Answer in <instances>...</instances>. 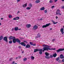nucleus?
Returning a JSON list of instances; mask_svg holds the SVG:
<instances>
[{"label": "nucleus", "instance_id": "obj_59", "mask_svg": "<svg viewBox=\"0 0 64 64\" xmlns=\"http://www.w3.org/2000/svg\"><path fill=\"white\" fill-rule=\"evenodd\" d=\"M18 13H20V12L19 11H18V12H17Z\"/></svg>", "mask_w": 64, "mask_h": 64}, {"label": "nucleus", "instance_id": "obj_15", "mask_svg": "<svg viewBox=\"0 0 64 64\" xmlns=\"http://www.w3.org/2000/svg\"><path fill=\"white\" fill-rule=\"evenodd\" d=\"M26 27H27V28H30V27H31V25H30V24H28L26 25Z\"/></svg>", "mask_w": 64, "mask_h": 64}, {"label": "nucleus", "instance_id": "obj_63", "mask_svg": "<svg viewBox=\"0 0 64 64\" xmlns=\"http://www.w3.org/2000/svg\"><path fill=\"white\" fill-rule=\"evenodd\" d=\"M63 28H64V26H63Z\"/></svg>", "mask_w": 64, "mask_h": 64}, {"label": "nucleus", "instance_id": "obj_5", "mask_svg": "<svg viewBox=\"0 0 64 64\" xmlns=\"http://www.w3.org/2000/svg\"><path fill=\"white\" fill-rule=\"evenodd\" d=\"M56 15H58V14L59 15H61V14L60 13V10H57L56 12Z\"/></svg>", "mask_w": 64, "mask_h": 64}, {"label": "nucleus", "instance_id": "obj_30", "mask_svg": "<svg viewBox=\"0 0 64 64\" xmlns=\"http://www.w3.org/2000/svg\"><path fill=\"white\" fill-rule=\"evenodd\" d=\"M34 58H35L33 56H32L31 57V59H33V60L34 59Z\"/></svg>", "mask_w": 64, "mask_h": 64}, {"label": "nucleus", "instance_id": "obj_54", "mask_svg": "<svg viewBox=\"0 0 64 64\" xmlns=\"http://www.w3.org/2000/svg\"><path fill=\"white\" fill-rule=\"evenodd\" d=\"M24 53V51H23L22 52V53L23 54V53Z\"/></svg>", "mask_w": 64, "mask_h": 64}, {"label": "nucleus", "instance_id": "obj_32", "mask_svg": "<svg viewBox=\"0 0 64 64\" xmlns=\"http://www.w3.org/2000/svg\"><path fill=\"white\" fill-rule=\"evenodd\" d=\"M16 20H18V19H19V17H16Z\"/></svg>", "mask_w": 64, "mask_h": 64}, {"label": "nucleus", "instance_id": "obj_52", "mask_svg": "<svg viewBox=\"0 0 64 64\" xmlns=\"http://www.w3.org/2000/svg\"><path fill=\"white\" fill-rule=\"evenodd\" d=\"M43 20V19L42 18H41L40 19V20Z\"/></svg>", "mask_w": 64, "mask_h": 64}, {"label": "nucleus", "instance_id": "obj_27", "mask_svg": "<svg viewBox=\"0 0 64 64\" xmlns=\"http://www.w3.org/2000/svg\"><path fill=\"white\" fill-rule=\"evenodd\" d=\"M59 60H60V58H59V57H58L56 59V60L57 61H58Z\"/></svg>", "mask_w": 64, "mask_h": 64}, {"label": "nucleus", "instance_id": "obj_16", "mask_svg": "<svg viewBox=\"0 0 64 64\" xmlns=\"http://www.w3.org/2000/svg\"><path fill=\"white\" fill-rule=\"evenodd\" d=\"M35 2L36 4L37 3H39L40 2V0H36V1Z\"/></svg>", "mask_w": 64, "mask_h": 64}, {"label": "nucleus", "instance_id": "obj_44", "mask_svg": "<svg viewBox=\"0 0 64 64\" xmlns=\"http://www.w3.org/2000/svg\"><path fill=\"white\" fill-rule=\"evenodd\" d=\"M18 48H20V49H21V47L20 46H18Z\"/></svg>", "mask_w": 64, "mask_h": 64}, {"label": "nucleus", "instance_id": "obj_19", "mask_svg": "<svg viewBox=\"0 0 64 64\" xmlns=\"http://www.w3.org/2000/svg\"><path fill=\"white\" fill-rule=\"evenodd\" d=\"M43 47H51V46H48V45H46L45 44H44L43 45Z\"/></svg>", "mask_w": 64, "mask_h": 64}, {"label": "nucleus", "instance_id": "obj_24", "mask_svg": "<svg viewBox=\"0 0 64 64\" xmlns=\"http://www.w3.org/2000/svg\"><path fill=\"white\" fill-rule=\"evenodd\" d=\"M29 6L30 7V8H31L32 7V4L30 3L29 4Z\"/></svg>", "mask_w": 64, "mask_h": 64}, {"label": "nucleus", "instance_id": "obj_61", "mask_svg": "<svg viewBox=\"0 0 64 64\" xmlns=\"http://www.w3.org/2000/svg\"><path fill=\"white\" fill-rule=\"evenodd\" d=\"M62 1H63V2H64V0H62Z\"/></svg>", "mask_w": 64, "mask_h": 64}, {"label": "nucleus", "instance_id": "obj_58", "mask_svg": "<svg viewBox=\"0 0 64 64\" xmlns=\"http://www.w3.org/2000/svg\"><path fill=\"white\" fill-rule=\"evenodd\" d=\"M58 23V22H55V24H57Z\"/></svg>", "mask_w": 64, "mask_h": 64}, {"label": "nucleus", "instance_id": "obj_33", "mask_svg": "<svg viewBox=\"0 0 64 64\" xmlns=\"http://www.w3.org/2000/svg\"><path fill=\"white\" fill-rule=\"evenodd\" d=\"M9 43L10 44H11V43H12V41H11V40H10L9 41Z\"/></svg>", "mask_w": 64, "mask_h": 64}, {"label": "nucleus", "instance_id": "obj_28", "mask_svg": "<svg viewBox=\"0 0 64 64\" xmlns=\"http://www.w3.org/2000/svg\"><path fill=\"white\" fill-rule=\"evenodd\" d=\"M8 17L9 18H12V16L10 14L9 15Z\"/></svg>", "mask_w": 64, "mask_h": 64}, {"label": "nucleus", "instance_id": "obj_55", "mask_svg": "<svg viewBox=\"0 0 64 64\" xmlns=\"http://www.w3.org/2000/svg\"><path fill=\"white\" fill-rule=\"evenodd\" d=\"M50 30H52V28H50Z\"/></svg>", "mask_w": 64, "mask_h": 64}, {"label": "nucleus", "instance_id": "obj_48", "mask_svg": "<svg viewBox=\"0 0 64 64\" xmlns=\"http://www.w3.org/2000/svg\"><path fill=\"white\" fill-rule=\"evenodd\" d=\"M62 62H64V59H63V60H62Z\"/></svg>", "mask_w": 64, "mask_h": 64}, {"label": "nucleus", "instance_id": "obj_13", "mask_svg": "<svg viewBox=\"0 0 64 64\" xmlns=\"http://www.w3.org/2000/svg\"><path fill=\"white\" fill-rule=\"evenodd\" d=\"M26 48H30V47H31V46H30V45H29V44H26Z\"/></svg>", "mask_w": 64, "mask_h": 64}, {"label": "nucleus", "instance_id": "obj_23", "mask_svg": "<svg viewBox=\"0 0 64 64\" xmlns=\"http://www.w3.org/2000/svg\"><path fill=\"white\" fill-rule=\"evenodd\" d=\"M45 9V8L44 7H42L40 8V10H44Z\"/></svg>", "mask_w": 64, "mask_h": 64}, {"label": "nucleus", "instance_id": "obj_7", "mask_svg": "<svg viewBox=\"0 0 64 64\" xmlns=\"http://www.w3.org/2000/svg\"><path fill=\"white\" fill-rule=\"evenodd\" d=\"M38 28V26L36 25H35L34 26V27L33 28V30H36Z\"/></svg>", "mask_w": 64, "mask_h": 64}, {"label": "nucleus", "instance_id": "obj_41", "mask_svg": "<svg viewBox=\"0 0 64 64\" xmlns=\"http://www.w3.org/2000/svg\"><path fill=\"white\" fill-rule=\"evenodd\" d=\"M13 20H16V18H13Z\"/></svg>", "mask_w": 64, "mask_h": 64}, {"label": "nucleus", "instance_id": "obj_6", "mask_svg": "<svg viewBox=\"0 0 64 64\" xmlns=\"http://www.w3.org/2000/svg\"><path fill=\"white\" fill-rule=\"evenodd\" d=\"M12 42L14 43H15L17 42V39H16L15 37H14V39L12 40Z\"/></svg>", "mask_w": 64, "mask_h": 64}, {"label": "nucleus", "instance_id": "obj_45", "mask_svg": "<svg viewBox=\"0 0 64 64\" xmlns=\"http://www.w3.org/2000/svg\"><path fill=\"white\" fill-rule=\"evenodd\" d=\"M14 28H13L12 29V31H14Z\"/></svg>", "mask_w": 64, "mask_h": 64}, {"label": "nucleus", "instance_id": "obj_18", "mask_svg": "<svg viewBox=\"0 0 64 64\" xmlns=\"http://www.w3.org/2000/svg\"><path fill=\"white\" fill-rule=\"evenodd\" d=\"M60 58H61V59H63V58H64V56H63V55L62 54H61L60 56Z\"/></svg>", "mask_w": 64, "mask_h": 64}, {"label": "nucleus", "instance_id": "obj_36", "mask_svg": "<svg viewBox=\"0 0 64 64\" xmlns=\"http://www.w3.org/2000/svg\"><path fill=\"white\" fill-rule=\"evenodd\" d=\"M30 45H33V43H32V42H30Z\"/></svg>", "mask_w": 64, "mask_h": 64}, {"label": "nucleus", "instance_id": "obj_62", "mask_svg": "<svg viewBox=\"0 0 64 64\" xmlns=\"http://www.w3.org/2000/svg\"><path fill=\"white\" fill-rule=\"evenodd\" d=\"M16 59H18V57H16Z\"/></svg>", "mask_w": 64, "mask_h": 64}, {"label": "nucleus", "instance_id": "obj_25", "mask_svg": "<svg viewBox=\"0 0 64 64\" xmlns=\"http://www.w3.org/2000/svg\"><path fill=\"white\" fill-rule=\"evenodd\" d=\"M40 37V34H38L37 35V36L36 37V38H37L38 37Z\"/></svg>", "mask_w": 64, "mask_h": 64}, {"label": "nucleus", "instance_id": "obj_11", "mask_svg": "<svg viewBox=\"0 0 64 64\" xmlns=\"http://www.w3.org/2000/svg\"><path fill=\"white\" fill-rule=\"evenodd\" d=\"M60 31L62 34L63 35V34H64V29H63V28H62L61 29Z\"/></svg>", "mask_w": 64, "mask_h": 64}, {"label": "nucleus", "instance_id": "obj_35", "mask_svg": "<svg viewBox=\"0 0 64 64\" xmlns=\"http://www.w3.org/2000/svg\"><path fill=\"white\" fill-rule=\"evenodd\" d=\"M13 59V58H10V60H9L10 61H12V60Z\"/></svg>", "mask_w": 64, "mask_h": 64}, {"label": "nucleus", "instance_id": "obj_34", "mask_svg": "<svg viewBox=\"0 0 64 64\" xmlns=\"http://www.w3.org/2000/svg\"><path fill=\"white\" fill-rule=\"evenodd\" d=\"M44 13H46L47 12V10H44Z\"/></svg>", "mask_w": 64, "mask_h": 64}, {"label": "nucleus", "instance_id": "obj_8", "mask_svg": "<svg viewBox=\"0 0 64 64\" xmlns=\"http://www.w3.org/2000/svg\"><path fill=\"white\" fill-rule=\"evenodd\" d=\"M64 48L63 49H59L58 50H56V52H60V51H64Z\"/></svg>", "mask_w": 64, "mask_h": 64}, {"label": "nucleus", "instance_id": "obj_40", "mask_svg": "<svg viewBox=\"0 0 64 64\" xmlns=\"http://www.w3.org/2000/svg\"><path fill=\"white\" fill-rule=\"evenodd\" d=\"M52 23H53V24H55V22H54L53 20L52 21Z\"/></svg>", "mask_w": 64, "mask_h": 64}, {"label": "nucleus", "instance_id": "obj_42", "mask_svg": "<svg viewBox=\"0 0 64 64\" xmlns=\"http://www.w3.org/2000/svg\"><path fill=\"white\" fill-rule=\"evenodd\" d=\"M18 58H21V56H18Z\"/></svg>", "mask_w": 64, "mask_h": 64}, {"label": "nucleus", "instance_id": "obj_21", "mask_svg": "<svg viewBox=\"0 0 64 64\" xmlns=\"http://www.w3.org/2000/svg\"><path fill=\"white\" fill-rule=\"evenodd\" d=\"M18 30V27H16L14 28V30L16 31H17Z\"/></svg>", "mask_w": 64, "mask_h": 64}, {"label": "nucleus", "instance_id": "obj_60", "mask_svg": "<svg viewBox=\"0 0 64 64\" xmlns=\"http://www.w3.org/2000/svg\"><path fill=\"white\" fill-rule=\"evenodd\" d=\"M18 30H21V28H20L19 29H18Z\"/></svg>", "mask_w": 64, "mask_h": 64}, {"label": "nucleus", "instance_id": "obj_20", "mask_svg": "<svg viewBox=\"0 0 64 64\" xmlns=\"http://www.w3.org/2000/svg\"><path fill=\"white\" fill-rule=\"evenodd\" d=\"M27 3H26L25 4H24L23 6H23V7L24 8V7H26L27 6Z\"/></svg>", "mask_w": 64, "mask_h": 64}, {"label": "nucleus", "instance_id": "obj_57", "mask_svg": "<svg viewBox=\"0 0 64 64\" xmlns=\"http://www.w3.org/2000/svg\"><path fill=\"white\" fill-rule=\"evenodd\" d=\"M1 20H3V18H1Z\"/></svg>", "mask_w": 64, "mask_h": 64}, {"label": "nucleus", "instance_id": "obj_38", "mask_svg": "<svg viewBox=\"0 0 64 64\" xmlns=\"http://www.w3.org/2000/svg\"><path fill=\"white\" fill-rule=\"evenodd\" d=\"M54 7H55V6H52L51 8H52V9H53V8H54Z\"/></svg>", "mask_w": 64, "mask_h": 64}, {"label": "nucleus", "instance_id": "obj_64", "mask_svg": "<svg viewBox=\"0 0 64 64\" xmlns=\"http://www.w3.org/2000/svg\"><path fill=\"white\" fill-rule=\"evenodd\" d=\"M1 25V23H0V25Z\"/></svg>", "mask_w": 64, "mask_h": 64}, {"label": "nucleus", "instance_id": "obj_17", "mask_svg": "<svg viewBox=\"0 0 64 64\" xmlns=\"http://www.w3.org/2000/svg\"><path fill=\"white\" fill-rule=\"evenodd\" d=\"M39 49H35L34 50V52H37V51H39Z\"/></svg>", "mask_w": 64, "mask_h": 64}, {"label": "nucleus", "instance_id": "obj_22", "mask_svg": "<svg viewBox=\"0 0 64 64\" xmlns=\"http://www.w3.org/2000/svg\"><path fill=\"white\" fill-rule=\"evenodd\" d=\"M57 54L56 53H55L53 54V56L54 57H56L57 56Z\"/></svg>", "mask_w": 64, "mask_h": 64}, {"label": "nucleus", "instance_id": "obj_2", "mask_svg": "<svg viewBox=\"0 0 64 64\" xmlns=\"http://www.w3.org/2000/svg\"><path fill=\"white\" fill-rule=\"evenodd\" d=\"M16 42H18V43H19L22 46H26V44L24 42H22L21 43V40H19V39L18 38L16 39Z\"/></svg>", "mask_w": 64, "mask_h": 64}, {"label": "nucleus", "instance_id": "obj_29", "mask_svg": "<svg viewBox=\"0 0 64 64\" xmlns=\"http://www.w3.org/2000/svg\"><path fill=\"white\" fill-rule=\"evenodd\" d=\"M26 9H27V10H30V9H31V8L30 7H27L26 8Z\"/></svg>", "mask_w": 64, "mask_h": 64}, {"label": "nucleus", "instance_id": "obj_4", "mask_svg": "<svg viewBox=\"0 0 64 64\" xmlns=\"http://www.w3.org/2000/svg\"><path fill=\"white\" fill-rule=\"evenodd\" d=\"M51 24L50 23H49L48 24H46V25H44L42 26V28H46L47 27H48V26H50V25Z\"/></svg>", "mask_w": 64, "mask_h": 64}, {"label": "nucleus", "instance_id": "obj_12", "mask_svg": "<svg viewBox=\"0 0 64 64\" xmlns=\"http://www.w3.org/2000/svg\"><path fill=\"white\" fill-rule=\"evenodd\" d=\"M14 37H15L14 36H10L9 37V40H11L13 39H14Z\"/></svg>", "mask_w": 64, "mask_h": 64}, {"label": "nucleus", "instance_id": "obj_56", "mask_svg": "<svg viewBox=\"0 0 64 64\" xmlns=\"http://www.w3.org/2000/svg\"><path fill=\"white\" fill-rule=\"evenodd\" d=\"M15 63V61H14L12 62V64H13V63Z\"/></svg>", "mask_w": 64, "mask_h": 64}, {"label": "nucleus", "instance_id": "obj_49", "mask_svg": "<svg viewBox=\"0 0 64 64\" xmlns=\"http://www.w3.org/2000/svg\"><path fill=\"white\" fill-rule=\"evenodd\" d=\"M20 0H17V2H19V1H20Z\"/></svg>", "mask_w": 64, "mask_h": 64}, {"label": "nucleus", "instance_id": "obj_37", "mask_svg": "<svg viewBox=\"0 0 64 64\" xmlns=\"http://www.w3.org/2000/svg\"><path fill=\"white\" fill-rule=\"evenodd\" d=\"M58 62L59 63H62V61L60 60H59L58 61Z\"/></svg>", "mask_w": 64, "mask_h": 64}, {"label": "nucleus", "instance_id": "obj_26", "mask_svg": "<svg viewBox=\"0 0 64 64\" xmlns=\"http://www.w3.org/2000/svg\"><path fill=\"white\" fill-rule=\"evenodd\" d=\"M27 60V58H24L23 59V60L24 61H26Z\"/></svg>", "mask_w": 64, "mask_h": 64}, {"label": "nucleus", "instance_id": "obj_47", "mask_svg": "<svg viewBox=\"0 0 64 64\" xmlns=\"http://www.w3.org/2000/svg\"><path fill=\"white\" fill-rule=\"evenodd\" d=\"M20 39H23V38H22V37H20Z\"/></svg>", "mask_w": 64, "mask_h": 64}, {"label": "nucleus", "instance_id": "obj_51", "mask_svg": "<svg viewBox=\"0 0 64 64\" xmlns=\"http://www.w3.org/2000/svg\"><path fill=\"white\" fill-rule=\"evenodd\" d=\"M58 16H56V19H57V18H58Z\"/></svg>", "mask_w": 64, "mask_h": 64}, {"label": "nucleus", "instance_id": "obj_9", "mask_svg": "<svg viewBox=\"0 0 64 64\" xmlns=\"http://www.w3.org/2000/svg\"><path fill=\"white\" fill-rule=\"evenodd\" d=\"M4 40L6 41V42H8V40H7V37L5 36L4 38Z\"/></svg>", "mask_w": 64, "mask_h": 64}, {"label": "nucleus", "instance_id": "obj_3", "mask_svg": "<svg viewBox=\"0 0 64 64\" xmlns=\"http://www.w3.org/2000/svg\"><path fill=\"white\" fill-rule=\"evenodd\" d=\"M45 55H46V56H45V58L46 59H48V58L49 57V53L46 52H45Z\"/></svg>", "mask_w": 64, "mask_h": 64}, {"label": "nucleus", "instance_id": "obj_14", "mask_svg": "<svg viewBox=\"0 0 64 64\" xmlns=\"http://www.w3.org/2000/svg\"><path fill=\"white\" fill-rule=\"evenodd\" d=\"M53 56L52 55H50V56H48L47 59H50V58H53Z\"/></svg>", "mask_w": 64, "mask_h": 64}, {"label": "nucleus", "instance_id": "obj_10", "mask_svg": "<svg viewBox=\"0 0 64 64\" xmlns=\"http://www.w3.org/2000/svg\"><path fill=\"white\" fill-rule=\"evenodd\" d=\"M43 50H42V49H41L40 50H39V51H40L39 52V53L40 55H41L42 54V51L43 52Z\"/></svg>", "mask_w": 64, "mask_h": 64}, {"label": "nucleus", "instance_id": "obj_50", "mask_svg": "<svg viewBox=\"0 0 64 64\" xmlns=\"http://www.w3.org/2000/svg\"><path fill=\"white\" fill-rule=\"evenodd\" d=\"M57 1H58V0H55L54 1V2H57Z\"/></svg>", "mask_w": 64, "mask_h": 64}, {"label": "nucleus", "instance_id": "obj_39", "mask_svg": "<svg viewBox=\"0 0 64 64\" xmlns=\"http://www.w3.org/2000/svg\"><path fill=\"white\" fill-rule=\"evenodd\" d=\"M36 44H32V45L33 46H36Z\"/></svg>", "mask_w": 64, "mask_h": 64}, {"label": "nucleus", "instance_id": "obj_43", "mask_svg": "<svg viewBox=\"0 0 64 64\" xmlns=\"http://www.w3.org/2000/svg\"><path fill=\"white\" fill-rule=\"evenodd\" d=\"M55 39H54L52 40V42H54V41H55Z\"/></svg>", "mask_w": 64, "mask_h": 64}, {"label": "nucleus", "instance_id": "obj_31", "mask_svg": "<svg viewBox=\"0 0 64 64\" xmlns=\"http://www.w3.org/2000/svg\"><path fill=\"white\" fill-rule=\"evenodd\" d=\"M49 2L50 3H52L53 2V1H52V0H50V1Z\"/></svg>", "mask_w": 64, "mask_h": 64}, {"label": "nucleus", "instance_id": "obj_46", "mask_svg": "<svg viewBox=\"0 0 64 64\" xmlns=\"http://www.w3.org/2000/svg\"><path fill=\"white\" fill-rule=\"evenodd\" d=\"M24 42H25V43H28L27 42V41H24Z\"/></svg>", "mask_w": 64, "mask_h": 64}, {"label": "nucleus", "instance_id": "obj_1", "mask_svg": "<svg viewBox=\"0 0 64 64\" xmlns=\"http://www.w3.org/2000/svg\"><path fill=\"white\" fill-rule=\"evenodd\" d=\"M43 49H44L43 50V52H44V51H48V50H56V48H50L49 47H44L43 48Z\"/></svg>", "mask_w": 64, "mask_h": 64}, {"label": "nucleus", "instance_id": "obj_53", "mask_svg": "<svg viewBox=\"0 0 64 64\" xmlns=\"http://www.w3.org/2000/svg\"><path fill=\"white\" fill-rule=\"evenodd\" d=\"M62 8H63L64 9V6H62Z\"/></svg>", "mask_w": 64, "mask_h": 64}]
</instances>
